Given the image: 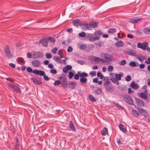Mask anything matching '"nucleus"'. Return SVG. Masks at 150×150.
Masks as SVG:
<instances>
[{"label": "nucleus", "instance_id": "nucleus-56", "mask_svg": "<svg viewBox=\"0 0 150 150\" xmlns=\"http://www.w3.org/2000/svg\"><path fill=\"white\" fill-rule=\"evenodd\" d=\"M19 145V143L18 142V139H16V148H17L18 147Z\"/></svg>", "mask_w": 150, "mask_h": 150}, {"label": "nucleus", "instance_id": "nucleus-33", "mask_svg": "<svg viewBox=\"0 0 150 150\" xmlns=\"http://www.w3.org/2000/svg\"><path fill=\"white\" fill-rule=\"evenodd\" d=\"M87 79L84 78H81L80 79V82L86 84L87 83Z\"/></svg>", "mask_w": 150, "mask_h": 150}, {"label": "nucleus", "instance_id": "nucleus-26", "mask_svg": "<svg viewBox=\"0 0 150 150\" xmlns=\"http://www.w3.org/2000/svg\"><path fill=\"white\" fill-rule=\"evenodd\" d=\"M47 41L52 43H54L55 39L54 38L50 36L47 38Z\"/></svg>", "mask_w": 150, "mask_h": 150}, {"label": "nucleus", "instance_id": "nucleus-59", "mask_svg": "<svg viewBox=\"0 0 150 150\" xmlns=\"http://www.w3.org/2000/svg\"><path fill=\"white\" fill-rule=\"evenodd\" d=\"M92 34L90 33L89 34H85V35L84 36L86 38H89L91 37V36L92 35Z\"/></svg>", "mask_w": 150, "mask_h": 150}, {"label": "nucleus", "instance_id": "nucleus-14", "mask_svg": "<svg viewBox=\"0 0 150 150\" xmlns=\"http://www.w3.org/2000/svg\"><path fill=\"white\" fill-rule=\"evenodd\" d=\"M127 51V54L129 55L134 56L136 54L135 52L133 50L129 49Z\"/></svg>", "mask_w": 150, "mask_h": 150}, {"label": "nucleus", "instance_id": "nucleus-64", "mask_svg": "<svg viewBox=\"0 0 150 150\" xmlns=\"http://www.w3.org/2000/svg\"><path fill=\"white\" fill-rule=\"evenodd\" d=\"M145 62L147 64H150V58H148V60H146Z\"/></svg>", "mask_w": 150, "mask_h": 150}, {"label": "nucleus", "instance_id": "nucleus-53", "mask_svg": "<svg viewBox=\"0 0 150 150\" xmlns=\"http://www.w3.org/2000/svg\"><path fill=\"white\" fill-rule=\"evenodd\" d=\"M73 73L72 72H70L69 74V78L71 79L73 77Z\"/></svg>", "mask_w": 150, "mask_h": 150}, {"label": "nucleus", "instance_id": "nucleus-17", "mask_svg": "<svg viewBox=\"0 0 150 150\" xmlns=\"http://www.w3.org/2000/svg\"><path fill=\"white\" fill-rule=\"evenodd\" d=\"M123 45V42L121 41H117L115 44V45L118 47H122Z\"/></svg>", "mask_w": 150, "mask_h": 150}, {"label": "nucleus", "instance_id": "nucleus-13", "mask_svg": "<svg viewBox=\"0 0 150 150\" xmlns=\"http://www.w3.org/2000/svg\"><path fill=\"white\" fill-rule=\"evenodd\" d=\"M40 43H42L43 46L47 47L48 45L47 40L45 39H43L40 40Z\"/></svg>", "mask_w": 150, "mask_h": 150}, {"label": "nucleus", "instance_id": "nucleus-46", "mask_svg": "<svg viewBox=\"0 0 150 150\" xmlns=\"http://www.w3.org/2000/svg\"><path fill=\"white\" fill-rule=\"evenodd\" d=\"M125 79L127 81H129L131 80V76L129 75L127 76Z\"/></svg>", "mask_w": 150, "mask_h": 150}, {"label": "nucleus", "instance_id": "nucleus-21", "mask_svg": "<svg viewBox=\"0 0 150 150\" xmlns=\"http://www.w3.org/2000/svg\"><path fill=\"white\" fill-rule=\"evenodd\" d=\"M68 85L69 87L71 89L74 88L76 86V84L73 81L69 82Z\"/></svg>", "mask_w": 150, "mask_h": 150}, {"label": "nucleus", "instance_id": "nucleus-52", "mask_svg": "<svg viewBox=\"0 0 150 150\" xmlns=\"http://www.w3.org/2000/svg\"><path fill=\"white\" fill-rule=\"evenodd\" d=\"M73 48L71 46H69L68 47L67 51L68 52H70L72 51Z\"/></svg>", "mask_w": 150, "mask_h": 150}, {"label": "nucleus", "instance_id": "nucleus-25", "mask_svg": "<svg viewBox=\"0 0 150 150\" xmlns=\"http://www.w3.org/2000/svg\"><path fill=\"white\" fill-rule=\"evenodd\" d=\"M78 46L79 48L83 50H86V45L85 44H79Z\"/></svg>", "mask_w": 150, "mask_h": 150}, {"label": "nucleus", "instance_id": "nucleus-19", "mask_svg": "<svg viewBox=\"0 0 150 150\" xmlns=\"http://www.w3.org/2000/svg\"><path fill=\"white\" fill-rule=\"evenodd\" d=\"M130 86L133 88L137 89L139 87V86L136 83L134 82H132L130 84Z\"/></svg>", "mask_w": 150, "mask_h": 150}, {"label": "nucleus", "instance_id": "nucleus-16", "mask_svg": "<svg viewBox=\"0 0 150 150\" xmlns=\"http://www.w3.org/2000/svg\"><path fill=\"white\" fill-rule=\"evenodd\" d=\"M73 24L74 25H76V26H78L81 25V21L78 19L74 21Z\"/></svg>", "mask_w": 150, "mask_h": 150}, {"label": "nucleus", "instance_id": "nucleus-3", "mask_svg": "<svg viewBox=\"0 0 150 150\" xmlns=\"http://www.w3.org/2000/svg\"><path fill=\"white\" fill-rule=\"evenodd\" d=\"M32 54H33L34 56H43L44 54L41 52H33L31 53L30 52H28L27 55V56H31Z\"/></svg>", "mask_w": 150, "mask_h": 150}, {"label": "nucleus", "instance_id": "nucleus-4", "mask_svg": "<svg viewBox=\"0 0 150 150\" xmlns=\"http://www.w3.org/2000/svg\"><path fill=\"white\" fill-rule=\"evenodd\" d=\"M100 58L98 57H89L88 59L90 62L93 63L94 62H100Z\"/></svg>", "mask_w": 150, "mask_h": 150}, {"label": "nucleus", "instance_id": "nucleus-6", "mask_svg": "<svg viewBox=\"0 0 150 150\" xmlns=\"http://www.w3.org/2000/svg\"><path fill=\"white\" fill-rule=\"evenodd\" d=\"M5 52L6 56H11L12 55L10 51L8 46H7L5 48Z\"/></svg>", "mask_w": 150, "mask_h": 150}, {"label": "nucleus", "instance_id": "nucleus-10", "mask_svg": "<svg viewBox=\"0 0 150 150\" xmlns=\"http://www.w3.org/2000/svg\"><path fill=\"white\" fill-rule=\"evenodd\" d=\"M9 87L11 89L17 92H19L20 91V89L17 86L15 85H11Z\"/></svg>", "mask_w": 150, "mask_h": 150}, {"label": "nucleus", "instance_id": "nucleus-49", "mask_svg": "<svg viewBox=\"0 0 150 150\" xmlns=\"http://www.w3.org/2000/svg\"><path fill=\"white\" fill-rule=\"evenodd\" d=\"M79 36L81 37H84L85 35V33L84 32H83L81 33H80L79 34Z\"/></svg>", "mask_w": 150, "mask_h": 150}, {"label": "nucleus", "instance_id": "nucleus-40", "mask_svg": "<svg viewBox=\"0 0 150 150\" xmlns=\"http://www.w3.org/2000/svg\"><path fill=\"white\" fill-rule=\"evenodd\" d=\"M97 76L98 77H99L100 79H102L103 78V76L100 72H98L97 73Z\"/></svg>", "mask_w": 150, "mask_h": 150}, {"label": "nucleus", "instance_id": "nucleus-38", "mask_svg": "<svg viewBox=\"0 0 150 150\" xmlns=\"http://www.w3.org/2000/svg\"><path fill=\"white\" fill-rule=\"evenodd\" d=\"M89 99L92 102H95L96 101V99L93 96L91 95H90L89 96Z\"/></svg>", "mask_w": 150, "mask_h": 150}, {"label": "nucleus", "instance_id": "nucleus-61", "mask_svg": "<svg viewBox=\"0 0 150 150\" xmlns=\"http://www.w3.org/2000/svg\"><path fill=\"white\" fill-rule=\"evenodd\" d=\"M79 76L78 74H76L74 76V78L76 80H78L79 79Z\"/></svg>", "mask_w": 150, "mask_h": 150}, {"label": "nucleus", "instance_id": "nucleus-8", "mask_svg": "<svg viewBox=\"0 0 150 150\" xmlns=\"http://www.w3.org/2000/svg\"><path fill=\"white\" fill-rule=\"evenodd\" d=\"M100 62L103 63H105L106 62H111L112 61V59L111 57H104V59L100 58Z\"/></svg>", "mask_w": 150, "mask_h": 150}, {"label": "nucleus", "instance_id": "nucleus-54", "mask_svg": "<svg viewBox=\"0 0 150 150\" xmlns=\"http://www.w3.org/2000/svg\"><path fill=\"white\" fill-rule=\"evenodd\" d=\"M50 72L52 74H56L57 73V72L56 70L52 69L50 70Z\"/></svg>", "mask_w": 150, "mask_h": 150}, {"label": "nucleus", "instance_id": "nucleus-51", "mask_svg": "<svg viewBox=\"0 0 150 150\" xmlns=\"http://www.w3.org/2000/svg\"><path fill=\"white\" fill-rule=\"evenodd\" d=\"M63 52V50L61 49L59 50V51L58 52V54L60 55V56H63V55H62V54Z\"/></svg>", "mask_w": 150, "mask_h": 150}, {"label": "nucleus", "instance_id": "nucleus-37", "mask_svg": "<svg viewBox=\"0 0 150 150\" xmlns=\"http://www.w3.org/2000/svg\"><path fill=\"white\" fill-rule=\"evenodd\" d=\"M94 91L96 94L98 95L101 94V90L100 88H98L95 90Z\"/></svg>", "mask_w": 150, "mask_h": 150}, {"label": "nucleus", "instance_id": "nucleus-5", "mask_svg": "<svg viewBox=\"0 0 150 150\" xmlns=\"http://www.w3.org/2000/svg\"><path fill=\"white\" fill-rule=\"evenodd\" d=\"M135 102L137 105L139 106L143 107L144 106V102L142 100L137 98L135 99Z\"/></svg>", "mask_w": 150, "mask_h": 150}, {"label": "nucleus", "instance_id": "nucleus-39", "mask_svg": "<svg viewBox=\"0 0 150 150\" xmlns=\"http://www.w3.org/2000/svg\"><path fill=\"white\" fill-rule=\"evenodd\" d=\"M83 25L85 28L86 29H88L90 28V25H89L88 23H84L83 24Z\"/></svg>", "mask_w": 150, "mask_h": 150}, {"label": "nucleus", "instance_id": "nucleus-60", "mask_svg": "<svg viewBox=\"0 0 150 150\" xmlns=\"http://www.w3.org/2000/svg\"><path fill=\"white\" fill-rule=\"evenodd\" d=\"M70 127L71 129L73 131H75V128L73 124L71 125H70Z\"/></svg>", "mask_w": 150, "mask_h": 150}, {"label": "nucleus", "instance_id": "nucleus-55", "mask_svg": "<svg viewBox=\"0 0 150 150\" xmlns=\"http://www.w3.org/2000/svg\"><path fill=\"white\" fill-rule=\"evenodd\" d=\"M27 71L28 72L30 73L33 71L32 69L30 67H28L27 68Z\"/></svg>", "mask_w": 150, "mask_h": 150}, {"label": "nucleus", "instance_id": "nucleus-29", "mask_svg": "<svg viewBox=\"0 0 150 150\" xmlns=\"http://www.w3.org/2000/svg\"><path fill=\"white\" fill-rule=\"evenodd\" d=\"M78 74L79 75V77L81 78H84L87 76L88 75L86 73H81L80 72H78Z\"/></svg>", "mask_w": 150, "mask_h": 150}, {"label": "nucleus", "instance_id": "nucleus-22", "mask_svg": "<svg viewBox=\"0 0 150 150\" xmlns=\"http://www.w3.org/2000/svg\"><path fill=\"white\" fill-rule=\"evenodd\" d=\"M129 65L132 67H137L139 66V64L137 62L132 61L129 63Z\"/></svg>", "mask_w": 150, "mask_h": 150}, {"label": "nucleus", "instance_id": "nucleus-35", "mask_svg": "<svg viewBox=\"0 0 150 150\" xmlns=\"http://www.w3.org/2000/svg\"><path fill=\"white\" fill-rule=\"evenodd\" d=\"M54 59L58 63H62V60L59 57H53Z\"/></svg>", "mask_w": 150, "mask_h": 150}, {"label": "nucleus", "instance_id": "nucleus-28", "mask_svg": "<svg viewBox=\"0 0 150 150\" xmlns=\"http://www.w3.org/2000/svg\"><path fill=\"white\" fill-rule=\"evenodd\" d=\"M143 32L144 33L146 34H150V28L148 27L145 28L143 30Z\"/></svg>", "mask_w": 150, "mask_h": 150}, {"label": "nucleus", "instance_id": "nucleus-7", "mask_svg": "<svg viewBox=\"0 0 150 150\" xmlns=\"http://www.w3.org/2000/svg\"><path fill=\"white\" fill-rule=\"evenodd\" d=\"M33 73L37 75H38L40 76H44L45 74V72L40 70H38L37 69H35L33 71Z\"/></svg>", "mask_w": 150, "mask_h": 150}, {"label": "nucleus", "instance_id": "nucleus-48", "mask_svg": "<svg viewBox=\"0 0 150 150\" xmlns=\"http://www.w3.org/2000/svg\"><path fill=\"white\" fill-rule=\"evenodd\" d=\"M18 61H19L21 63H23L24 62V59L22 58H18L17 59Z\"/></svg>", "mask_w": 150, "mask_h": 150}, {"label": "nucleus", "instance_id": "nucleus-57", "mask_svg": "<svg viewBox=\"0 0 150 150\" xmlns=\"http://www.w3.org/2000/svg\"><path fill=\"white\" fill-rule=\"evenodd\" d=\"M96 33L97 35L99 36L103 34V33L100 31H97Z\"/></svg>", "mask_w": 150, "mask_h": 150}, {"label": "nucleus", "instance_id": "nucleus-24", "mask_svg": "<svg viewBox=\"0 0 150 150\" xmlns=\"http://www.w3.org/2000/svg\"><path fill=\"white\" fill-rule=\"evenodd\" d=\"M139 96L141 98L145 100H146L147 97L146 93H140Z\"/></svg>", "mask_w": 150, "mask_h": 150}, {"label": "nucleus", "instance_id": "nucleus-12", "mask_svg": "<svg viewBox=\"0 0 150 150\" xmlns=\"http://www.w3.org/2000/svg\"><path fill=\"white\" fill-rule=\"evenodd\" d=\"M32 64L33 66L36 67L39 66L40 62L39 60H35L32 61Z\"/></svg>", "mask_w": 150, "mask_h": 150}, {"label": "nucleus", "instance_id": "nucleus-15", "mask_svg": "<svg viewBox=\"0 0 150 150\" xmlns=\"http://www.w3.org/2000/svg\"><path fill=\"white\" fill-rule=\"evenodd\" d=\"M99 39V37L98 36H96V37L91 36L89 38V40L90 41L92 42L96 40H98Z\"/></svg>", "mask_w": 150, "mask_h": 150}, {"label": "nucleus", "instance_id": "nucleus-43", "mask_svg": "<svg viewBox=\"0 0 150 150\" xmlns=\"http://www.w3.org/2000/svg\"><path fill=\"white\" fill-rule=\"evenodd\" d=\"M58 50V49L57 47H54L52 50V52L53 54H55L57 53V52Z\"/></svg>", "mask_w": 150, "mask_h": 150}, {"label": "nucleus", "instance_id": "nucleus-41", "mask_svg": "<svg viewBox=\"0 0 150 150\" xmlns=\"http://www.w3.org/2000/svg\"><path fill=\"white\" fill-rule=\"evenodd\" d=\"M109 83V81H106L103 83V85L105 88H107Z\"/></svg>", "mask_w": 150, "mask_h": 150}, {"label": "nucleus", "instance_id": "nucleus-20", "mask_svg": "<svg viewBox=\"0 0 150 150\" xmlns=\"http://www.w3.org/2000/svg\"><path fill=\"white\" fill-rule=\"evenodd\" d=\"M31 80L33 81L35 84L40 85L42 83V82L40 81L35 79L34 78H32Z\"/></svg>", "mask_w": 150, "mask_h": 150}, {"label": "nucleus", "instance_id": "nucleus-27", "mask_svg": "<svg viewBox=\"0 0 150 150\" xmlns=\"http://www.w3.org/2000/svg\"><path fill=\"white\" fill-rule=\"evenodd\" d=\"M123 74L122 73H120L119 74H116L115 77L117 80H120L121 79V77L123 76Z\"/></svg>", "mask_w": 150, "mask_h": 150}, {"label": "nucleus", "instance_id": "nucleus-9", "mask_svg": "<svg viewBox=\"0 0 150 150\" xmlns=\"http://www.w3.org/2000/svg\"><path fill=\"white\" fill-rule=\"evenodd\" d=\"M61 83L64 88H67V79L65 78H63L62 79V80L61 81Z\"/></svg>", "mask_w": 150, "mask_h": 150}, {"label": "nucleus", "instance_id": "nucleus-18", "mask_svg": "<svg viewBox=\"0 0 150 150\" xmlns=\"http://www.w3.org/2000/svg\"><path fill=\"white\" fill-rule=\"evenodd\" d=\"M94 48V46L93 44H88L86 45V50L88 51L92 50Z\"/></svg>", "mask_w": 150, "mask_h": 150}, {"label": "nucleus", "instance_id": "nucleus-32", "mask_svg": "<svg viewBox=\"0 0 150 150\" xmlns=\"http://www.w3.org/2000/svg\"><path fill=\"white\" fill-rule=\"evenodd\" d=\"M141 20L142 18H139L130 21H129L131 23H137L138 22L140 21Z\"/></svg>", "mask_w": 150, "mask_h": 150}, {"label": "nucleus", "instance_id": "nucleus-62", "mask_svg": "<svg viewBox=\"0 0 150 150\" xmlns=\"http://www.w3.org/2000/svg\"><path fill=\"white\" fill-rule=\"evenodd\" d=\"M9 65L10 67L12 68H14L15 67V65L13 63H10L9 64Z\"/></svg>", "mask_w": 150, "mask_h": 150}, {"label": "nucleus", "instance_id": "nucleus-31", "mask_svg": "<svg viewBox=\"0 0 150 150\" xmlns=\"http://www.w3.org/2000/svg\"><path fill=\"white\" fill-rule=\"evenodd\" d=\"M116 29L115 28H112L109 29L108 30V33H114L116 31Z\"/></svg>", "mask_w": 150, "mask_h": 150}, {"label": "nucleus", "instance_id": "nucleus-47", "mask_svg": "<svg viewBox=\"0 0 150 150\" xmlns=\"http://www.w3.org/2000/svg\"><path fill=\"white\" fill-rule=\"evenodd\" d=\"M89 74L91 76H95L96 75V72L94 71L90 72Z\"/></svg>", "mask_w": 150, "mask_h": 150}, {"label": "nucleus", "instance_id": "nucleus-34", "mask_svg": "<svg viewBox=\"0 0 150 150\" xmlns=\"http://www.w3.org/2000/svg\"><path fill=\"white\" fill-rule=\"evenodd\" d=\"M108 129L106 128H103L101 131V133L102 135H105L108 133Z\"/></svg>", "mask_w": 150, "mask_h": 150}, {"label": "nucleus", "instance_id": "nucleus-42", "mask_svg": "<svg viewBox=\"0 0 150 150\" xmlns=\"http://www.w3.org/2000/svg\"><path fill=\"white\" fill-rule=\"evenodd\" d=\"M113 68L112 66L110 65L108 67V70L109 71L111 72L113 71Z\"/></svg>", "mask_w": 150, "mask_h": 150}, {"label": "nucleus", "instance_id": "nucleus-30", "mask_svg": "<svg viewBox=\"0 0 150 150\" xmlns=\"http://www.w3.org/2000/svg\"><path fill=\"white\" fill-rule=\"evenodd\" d=\"M132 112L133 115L135 117H137L140 115V113L137 112V111L135 110H133Z\"/></svg>", "mask_w": 150, "mask_h": 150}, {"label": "nucleus", "instance_id": "nucleus-11", "mask_svg": "<svg viewBox=\"0 0 150 150\" xmlns=\"http://www.w3.org/2000/svg\"><path fill=\"white\" fill-rule=\"evenodd\" d=\"M137 110L139 112V113H140V115L142 114L143 115L145 116L147 114L146 110L143 108H138Z\"/></svg>", "mask_w": 150, "mask_h": 150}, {"label": "nucleus", "instance_id": "nucleus-23", "mask_svg": "<svg viewBox=\"0 0 150 150\" xmlns=\"http://www.w3.org/2000/svg\"><path fill=\"white\" fill-rule=\"evenodd\" d=\"M120 129L123 132H125L127 130L126 127L122 124H120L119 126Z\"/></svg>", "mask_w": 150, "mask_h": 150}, {"label": "nucleus", "instance_id": "nucleus-2", "mask_svg": "<svg viewBox=\"0 0 150 150\" xmlns=\"http://www.w3.org/2000/svg\"><path fill=\"white\" fill-rule=\"evenodd\" d=\"M148 43L146 42H144L143 43L140 42H138L137 44V46L139 48H140L143 50H146Z\"/></svg>", "mask_w": 150, "mask_h": 150}, {"label": "nucleus", "instance_id": "nucleus-63", "mask_svg": "<svg viewBox=\"0 0 150 150\" xmlns=\"http://www.w3.org/2000/svg\"><path fill=\"white\" fill-rule=\"evenodd\" d=\"M44 79L46 81H48L50 79L47 76L44 75Z\"/></svg>", "mask_w": 150, "mask_h": 150}, {"label": "nucleus", "instance_id": "nucleus-50", "mask_svg": "<svg viewBox=\"0 0 150 150\" xmlns=\"http://www.w3.org/2000/svg\"><path fill=\"white\" fill-rule=\"evenodd\" d=\"M61 83V81L57 80L55 81L54 83V86H57Z\"/></svg>", "mask_w": 150, "mask_h": 150}, {"label": "nucleus", "instance_id": "nucleus-58", "mask_svg": "<svg viewBox=\"0 0 150 150\" xmlns=\"http://www.w3.org/2000/svg\"><path fill=\"white\" fill-rule=\"evenodd\" d=\"M63 71L64 72L67 73L68 72V70L66 67H65L63 68Z\"/></svg>", "mask_w": 150, "mask_h": 150}, {"label": "nucleus", "instance_id": "nucleus-36", "mask_svg": "<svg viewBox=\"0 0 150 150\" xmlns=\"http://www.w3.org/2000/svg\"><path fill=\"white\" fill-rule=\"evenodd\" d=\"M90 27H92L93 28H96L97 26V23L96 22L90 23Z\"/></svg>", "mask_w": 150, "mask_h": 150}, {"label": "nucleus", "instance_id": "nucleus-1", "mask_svg": "<svg viewBox=\"0 0 150 150\" xmlns=\"http://www.w3.org/2000/svg\"><path fill=\"white\" fill-rule=\"evenodd\" d=\"M123 100L127 103L133 105L134 102L132 98L129 96L126 95L123 96Z\"/></svg>", "mask_w": 150, "mask_h": 150}, {"label": "nucleus", "instance_id": "nucleus-45", "mask_svg": "<svg viewBox=\"0 0 150 150\" xmlns=\"http://www.w3.org/2000/svg\"><path fill=\"white\" fill-rule=\"evenodd\" d=\"M126 64V61L125 60H122L120 63V65H124Z\"/></svg>", "mask_w": 150, "mask_h": 150}, {"label": "nucleus", "instance_id": "nucleus-44", "mask_svg": "<svg viewBox=\"0 0 150 150\" xmlns=\"http://www.w3.org/2000/svg\"><path fill=\"white\" fill-rule=\"evenodd\" d=\"M105 88L107 90L110 91L113 89V87L109 86H108L107 88Z\"/></svg>", "mask_w": 150, "mask_h": 150}]
</instances>
